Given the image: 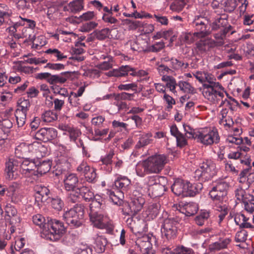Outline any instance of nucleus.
<instances>
[{
    "label": "nucleus",
    "instance_id": "nucleus-36",
    "mask_svg": "<svg viewBox=\"0 0 254 254\" xmlns=\"http://www.w3.org/2000/svg\"><path fill=\"white\" fill-rule=\"evenodd\" d=\"M58 115L57 113L53 111H47L42 115V119L44 122L51 123L56 121L58 119Z\"/></svg>",
    "mask_w": 254,
    "mask_h": 254
},
{
    "label": "nucleus",
    "instance_id": "nucleus-48",
    "mask_svg": "<svg viewBox=\"0 0 254 254\" xmlns=\"http://www.w3.org/2000/svg\"><path fill=\"white\" fill-rule=\"evenodd\" d=\"M133 96L134 93H128L124 92L117 94H114L115 99L118 101L122 100L130 101L132 100Z\"/></svg>",
    "mask_w": 254,
    "mask_h": 254
},
{
    "label": "nucleus",
    "instance_id": "nucleus-45",
    "mask_svg": "<svg viewBox=\"0 0 254 254\" xmlns=\"http://www.w3.org/2000/svg\"><path fill=\"white\" fill-rule=\"evenodd\" d=\"M165 48V43L163 41L156 42L154 44L148 47L144 50L146 52L157 53Z\"/></svg>",
    "mask_w": 254,
    "mask_h": 254
},
{
    "label": "nucleus",
    "instance_id": "nucleus-7",
    "mask_svg": "<svg viewBox=\"0 0 254 254\" xmlns=\"http://www.w3.org/2000/svg\"><path fill=\"white\" fill-rule=\"evenodd\" d=\"M137 192L136 190L134 191V197L132 198L130 202H124L122 211L124 215L133 216L142 208L145 203V199L141 196L136 197V193Z\"/></svg>",
    "mask_w": 254,
    "mask_h": 254
},
{
    "label": "nucleus",
    "instance_id": "nucleus-38",
    "mask_svg": "<svg viewBox=\"0 0 254 254\" xmlns=\"http://www.w3.org/2000/svg\"><path fill=\"white\" fill-rule=\"evenodd\" d=\"M194 35L190 33H182L179 37L180 44H190L194 41Z\"/></svg>",
    "mask_w": 254,
    "mask_h": 254
},
{
    "label": "nucleus",
    "instance_id": "nucleus-59",
    "mask_svg": "<svg viewBox=\"0 0 254 254\" xmlns=\"http://www.w3.org/2000/svg\"><path fill=\"white\" fill-rule=\"evenodd\" d=\"M136 172L137 176L141 177H144L146 174H149L144 166V161L136 165Z\"/></svg>",
    "mask_w": 254,
    "mask_h": 254
},
{
    "label": "nucleus",
    "instance_id": "nucleus-24",
    "mask_svg": "<svg viewBox=\"0 0 254 254\" xmlns=\"http://www.w3.org/2000/svg\"><path fill=\"white\" fill-rule=\"evenodd\" d=\"M94 248L98 253H102L105 250L107 240L102 236L96 235L94 238Z\"/></svg>",
    "mask_w": 254,
    "mask_h": 254
},
{
    "label": "nucleus",
    "instance_id": "nucleus-44",
    "mask_svg": "<svg viewBox=\"0 0 254 254\" xmlns=\"http://www.w3.org/2000/svg\"><path fill=\"white\" fill-rule=\"evenodd\" d=\"M231 240L230 238L220 239L219 241L213 244V249L217 250L226 248Z\"/></svg>",
    "mask_w": 254,
    "mask_h": 254
},
{
    "label": "nucleus",
    "instance_id": "nucleus-39",
    "mask_svg": "<svg viewBox=\"0 0 254 254\" xmlns=\"http://www.w3.org/2000/svg\"><path fill=\"white\" fill-rule=\"evenodd\" d=\"M111 30L108 28H103L101 30H97L93 33L94 36L99 40H103L108 37Z\"/></svg>",
    "mask_w": 254,
    "mask_h": 254
},
{
    "label": "nucleus",
    "instance_id": "nucleus-15",
    "mask_svg": "<svg viewBox=\"0 0 254 254\" xmlns=\"http://www.w3.org/2000/svg\"><path fill=\"white\" fill-rule=\"evenodd\" d=\"M71 72H63L59 74H52L48 83L53 85L64 84L71 75Z\"/></svg>",
    "mask_w": 254,
    "mask_h": 254
},
{
    "label": "nucleus",
    "instance_id": "nucleus-50",
    "mask_svg": "<svg viewBox=\"0 0 254 254\" xmlns=\"http://www.w3.org/2000/svg\"><path fill=\"white\" fill-rule=\"evenodd\" d=\"M104 59H107L108 60L97 65V67L102 70H108L112 67V58L110 57H105Z\"/></svg>",
    "mask_w": 254,
    "mask_h": 254
},
{
    "label": "nucleus",
    "instance_id": "nucleus-57",
    "mask_svg": "<svg viewBox=\"0 0 254 254\" xmlns=\"http://www.w3.org/2000/svg\"><path fill=\"white\" fill-rule=\"evenodd\" d=\"M30 107V103L28 100H23L19 103V107L17 110L21 112L27 113Z\"/></svg>",
    "mask_w": 254,
    "mask_h": 254
},
{
    "label": "nucleus",
    "instance_id": "nucleus-12",
    "mask_svg": "<svg viewBox=\"0 0 254 254\" xmlns=\"http://www.w3.org/2000/svg\"><path fill=\"white\" fill-rule=\"evenodd\" d=\"M223 44L222 41L219 42L209 39L205 38L200 39L195 43V50L198 54H202L209 51L211 48H214L217 45H221Z\"/></svg>",
    "mask_w": 254,
    "mask_h": 254
},
{
    "label": "nucleus",
    "instance_id": "nucleus-17",
    "mask_svg": "<svg viewBox=\"0 0 254 254\" xmlns=\"http://www.w3.org/2000/svg\"><path fill=\"white\" fill-rule=\"evenodd\" d=\"M78 179L75 174H70L64 179V186L67 191L76 190L80 188L78 186Z\"/></svg>",
    "mask_w": 254,
    "mask_h": 254
},
{
    "label": "nucleus",
    "instance_id": "nucleus-18",
    "mask_svg": "<svg viewBox=\"0 0 254 254\" xmlns=\"http://www.w3.org/2000/svg\"><path fill=\"white\" fill-rule=\"evenodd\" d=\"M59 128L61 130L67 132L70 140L73 141H75L77 137L81 133L80 130L78 128L66 124H62L60 125Z\"/></svg>",
    "mask_w": 254,
    "mask_h": 254
},
{
    "label": "nucleus",
    "instance_id": "nucleus-58",
    "mask_svg": "<svg viewBox=\"0 0 254 254\" xmlns=\"http://www.w3.org/2000/svg\"><path fill=\"white\" fill-rule=\"evenodd\" d=\"M71 192L68 194L67 201L71 203H75L78 201L79 196L80 195L79 193V190H71Z\"/></svg>",
    "mask_w": 254,
    "mask_h": 254
},
{
    "label": "nucleus",
    "instance_id": "nucleus-10",
    "mask_svg": "<svg viewBox=\"0 0 254 254\" xmlns=\"http://www.w3.org/2000/svg\"><path fill=\"white\" fill-rule=\"evenodd\" d=\"M209 21L206 18L198 16L192 22L195 32L193 35L198 37H204L209 34Z\"/></svg>",
    "mask_w": 254,
    "mask_h": 254
},
{
    "label": "nucleus",
    "instance_id": "nucleus-21",
    "mask_svg": "<svg viewBox=\"0 0 254 254\" xmlns=\"http://www.w3.org/2000/svg\"><path fill=\"white\" fill-rule=\"evenodd\" d=\"M78 190H79V193L82 197V198L86 201H90L96 199V198H99L100 201L103 200L100 196H94L93 192L90 190V189L85 186H80L78 188Z\"/></svg>",
    "mask_w": 254,
    "mask_h": 254
},
{
    "label": "nucleus",
    "instance_id": "nucleus-62",
    "mask_svg": "<svg viewBox=\"0 0 254 254\" xmlns=\"http://www.w3.org/2000/svg\"><path fill=\"white\" fill-rule=\"evenodd\" d=\"M114 155V151L111 150L108 154L101 159L103 164H105L107 166L111 165L112 162V158Z\"/></svg>",
    "mask_w": 254,
    "mask_h": 254
},
{
    "label": "nucleus",
    "instance_id": "nucleus-27",
    "mask_svg": "<svg viewBox=\"0 0 254 254\" xmlns=\"http://www.w3.org/2000/svg\"><path fill=\"white\" fill-rule=\"evenodd\" d=\"M165 191V186L161 184H156L148 190V195L152 198L162 196Z\"/></svg>",
    "mask_w": 254,
    "mask_h": 254
},
{
    "label": "nucleus",
    "instance_id": "nucleus-30",
    "mask_svg": "<svg viewBox=\"0 0 254 254\" xmlns=\"http://www.w3.org/2000/svg\"><path fill=\"white\" fill-rule=\"evenodd\" d=\"M197 205L193 203H189L184 205L181 212L186 216H190L194 215L198 211Z\"/></svg>",
    "mask_w": 254,
    "mask_h": 254
},
{
    "label": "nucleus",
    "instance_id": "nucleus-26",
    "mask_svg": "<svg viewBox=\"0 0 254 254\" xmlns=\"http://www.w3.org/2000/svg\"><path fill=\"white\" fill-rule=\"evenodd\" d=\"M115 186L121 191L122 193L127 192L129 189L130 185V181L126 177L118 178L115 181Z\"/></svg>",
    "mask_w": 254,
    "mask_h": 254
},
{
    "label": "nucleus",
    "instance_id": "nucleus-32",
    "mask_svg": "<svg viewBox=\"0 0 254 254\" xmlns=\"http://www.w3.org/2000/svg\"><path fill=\"white\" fill-rule=\"evenodd\" d=\"M178 86L185 93L191 94L196 93V90L188 82L180 81L178 82Z\"/></svg>",
    "mask_w": 254,
    "mask_h": 254
},
{
    "label": "nucleus",
    "instance_id": "nucleus-41",
    "mask_svg": "<svg viewBox=\"0 0 254 254\" xmlns=\"http://www.w3.org/2000/svg\"><path fill=\"white\" fill-rule=\"evenodd\" d=\"M161 205L159 203H156L149 206L148 215L152 218H156L160 212Z\"/></svg>",
    "mask_w": 254,
    "mask_h": 254
},
{
    "label": "nucleus",
    "instance_id": "nucleus-37",
    "mask_svg": "<svg viewBox=\"0 0 254 254\" xmlns=\"http://www.w3.org/2000/svg\"><path fill=\"white\" fill-rule=\"evenodd\" d=\"M51 167V162L50 160H45L37 165V172L41 175L45 174L50 171Z\"/></svg>",
    "mask_w": 254,
    "mask_h": 254
},
{
    "label": "nucleus",
    "instance_id": "nucleus-22",
    "mask_svg": "<svg viewBox=\"0 0 254 254\" xmlns=\"http://www.w3.org/2000/svg\"><path fill=\"white\" fill-rule=\"evenodd\" d=\"M203 188V185L201 183L190 184L187 183L185 196H194L200 192Z\"/></svg>",
    "mask_w": 254,
    "mask_h": 254
},
{
    "label": "nucleus",
    "instance_id": "nucleus-11",
    "mask_svg": "<svg viewBox=\"0 0 254 254\" xmlns=\"http://www.w3.org/2000/svg\"><path fill=\"white\" fill-rule=\"evenodd\" d=\"M57 130L53 127H43L38 130L34 134V138L44 142L51 141L57 138Z\"/></svg>",
    "mask_w": 254,
    "mask_h": 254
},
{
    "label": "nucleus",
    "instance_id": "nucleus-56",
    "mask_svg": "<svg viewBox=\"0 0 254 254\" xmlns=\"http://www.w3.org/2000/svg\"><path fill=\"white\" fill-rule=\"evenodd\" d=\"M183 126L187 138L196 139L195 135H196L197 131L195 132L190 126L184 125Z\"/></svg>",
    "mask_w": 254,
    "mask_h": 254
},
{
    "label": "nucleus",
    "instance_id": "nucleus-60",
    "mask_svg": "<svg viewBox=\"0 0 254 254\" xmlns=\"http://www.w3.org/2000/svg\"><path fill=\"white\" fill-rule=\"evenodd\" d=\"M137 84L135 83H132L126 84H120L118 86V88L121 90H129L134 91L135 93L137 92Z\"/></svg>",
    "mask_w": 254,
    "mask_h": 254
},
{
    "label": "nucleus",
    "instance_id": "nucleus-5",
    "mask_svg": "<svg viewBox=\"0 0 254 254\" xmlns=\"http://www.w3.org/2000/svg\"><path fill=\"white\" fill-rule=\"evenodd\" d=\"M104 206V201L103 200L100 201L99 198L93 200L90 205V212L89 214L90 221L94 227L99 229H102L105 226L104 216L101 212L96 211L95 208L98 207L103 209Z\"/></svg>",
    "mask_w": 254,
    "mask_h": 254
},
{
    "label": "nucleus",
    "instance_id": "nucleus-28",
    "mask_svg": "<svg viewBox=\"0 0 254 254\" xmlns=\"http://www.w3.org/2000/svg\"><path fill=\"white\" fill-rule=\"evenodd\" d=\"M202 87L203 91L202 94L204 97L211 102L215 103V96L212 92H214L212 89V84L203 83Z\"/></svg>",
    "mask_w": 254,
    "mask_h": 254
},
{
    "label": "nucleus",
    "instance_id": "nucleus-20",
    "mask_svg": "<svg viewBox=\"0 0 254 254\" xmlns=\"http://www.w3.org/2000/svg\"><path fill=\"white\" fill-rule=\"evenodd\" d=\"M187 183L181 179L176 180L171 186V190L176 195H182L185 196V193L186 191Z\"/></svg>",
    "mask_w": 254,
    "mask_h": 254
},
{
    "label": "nucleus",
    "instance_id": "nucleus-47",
    "mask_svg": "<svg viewBox=\"0 0 254 254\" xmlns=\"http://www.w3.org/2000/svg\"><path fill=\"white\" fill-rule=\"evenodd\" d=\"M222 4L224 6V11L228 12L233 11L237 6L236 0H225Z\"/></svg>",
    "mask_w": 254,
    "mask_h": 254
},
{
    "label": "nucleus",
    "instance_id": "nucleus-13",
    "mask_svg": "<svg viewBox=\"0 0 254 254\" xmlns=\"http://www.w3.org/2000/svg\"><path fill=\"white\" fill-rule=\"evenodd\" d=\"M17 161L13 158H9L5 163L4 175L6 179L12 180L17 178L16 172Z\"/></svg>",
    "mask_w": 254,
    "mask_h": 254
},
{
    "label": "nucleus",
    "instance_id": "nucleus-53",
    "mask_svg": "<svg viewBox=\"0 0 254 254\" xmlns=\"http://www.w3.org/2000/svg\"><path fill=\"white\" fill-rule=\"evenodd\" d=\"M248 232L242 229L238 232L235 236V241L236 242H245L247 239Z\"/></svg>",
    "mask_w": 254,
    "mask_h": 254
},
{
    "label": "nucleus",
    "instance_id": "nucleus-64",
    "mask_svg": "<svg viewBox=\"0 0 254 254\" xmlns=\"http://www.w3.org/2000/svg\"><path fill=\"white\" fill-rule=\"evenodd\" d=\"M176 138L178 147L182 148L187 144V139L183 133L179 134V135L176 137Z\"/></svg>",
    "mask_w": 254,
    "mask_h": 254
},
{
    "label": "nucleus",
    "instance_id": "nucleus-29",
    "mask_svg": "<svg viewBox=\"0 0 254 254\" xmlns=\"http://www.w3.org/2000/svg\"><path fill=\"white\" fill-rule=\"evenodd\" d=\"M152 136V134L151 132L145 133L141 134L138 142L136 144V148H140L151 143L152 141V139H150V138Z\"/></svg>",
    "mask_w": 254,
    "mask_h": 254
},
{
    "label": "nucleus",
    "instance_id": "nucleus-43",
    "mask_svg": "<svg viewBox=\"0 0 254 254\" xmlns=\"http://www.w3.org/2000/svg\"><path fill=\"white\" fill-rule=\"evenodd\" d=\"M117 194H116L114 191H110L109 192V198L114 204L121 205L122 202L123 193L120 191H117Z\"/></svg>",
    "mask_w": 254,
    "mask_h": 254
},
{
    "label": "nucleus",
    "instance_id": "nucleus-52",
    "mask_svg": "<svg viewBox=\"0 0 254 254\" xmlns=\"http://www.w3.org/2000/svg\"><path fill=\"white\" fill-rule=\"evenodd\" d=\"M45 53L48 54H52L57 58L58 61H61L64 59H66L67 56L62 54L59 50L57 49H49L46 51Z\"/></svg>",
    "mask_w": 254,
    "mask_h": 254
},
{
    "label": "nucleus",
    "instance_id": "nucleus-25",
    "mask_svg": "<svg viewBox=\"0 0 254 254\" xmlns=\"http://www.w3.org/2000/svg\"><path fill=\"white\" fill-rule=\"evenodd\" d=\"M221 114L222 118L220 120L219 123L220 125L223 126L226 129L232 127L235 124L238 123L237 121L235 123L231 117L227 116V111L226 109L222 111Z\"/></svg>",
    "mask_w": 254,
    "mask_h": 254
},
{
    "label": "nucleus",
    "instance_id": "nucleus-14",
    "mask_svg": "<svg viewBox=\"0 0 254 254\" xmlns=\"http://www.w3.org/2000/svg\"><path fill=\"white\" fill-rule=\"evenodd\" d=\"M4 211L6 216V221L9 222L10 225L13 226L20 222L19 218L17 216V211L14 206L10 204H7L5 206Z\"/></svg>",
    "mask_w": 254,
    "mask_h": 254
},
{
    "label": "nucleus",
    "instance_id": "nucleus-23",
    "mask_svg": "<svg viewBox=\"0 0 254 254\" xmlns=\"http://www.w3.org/2000/svg\"><path fill=\"white\" fill-rule=\"evenodd\" d=\"M35 190L36 191L35 198L37 201L45 202L49 198L50 190L47 187L45 186L37 187Z\"/></svg>",
    "mask_w": 254,
    "mask_h": 254
},
{
    "label": "nucleus",
    "instance_id": "nucleus-63",
    "mask_svg": "<svg viewBox=\"0 0 254 254\" xmlns=\"http://www.w3.org/2000/svg\"><path fill=\"white\" fill-rule=\"evenodd\" d=\"M98 25L97 23L94 21H90L86 23L82 26V31L84 32H89L94 29Z\"/></svg>",
    "mask_w": 254,
    "mask_h": 254
},
{
    "label": "nucleus",
    "instance_id": "nucleus-3",
    "mask_svg": "<svg viewBox=\"0 0 254 254\" xmlns=\"http://www.w3.org/2000/svg\"><path fill=\"white\" fill-rule=\"evenodd\" d=\"M168 161L164 154H155L144 161V166L148 174H159Z\"/></svg>",
    "mask_w": 254,
    "mask_h": 254
},
{
    "label": "nucleus",
    "instance_id": "nucleus-33",
    "mask_svg": "<svg viewBox=\"0 0 254 254\" xmlns=\"http://www.w3.org/2000/svg\"><path fill=\"white\" fill-rule=\"evenodd\" d=\"M212 89L214 91L212 92V93L215 96V102H216L218 100H220V99L218 98V97L221 98L224 97V93L221 91H223L224 89L219 82H216L215 81H214L212 83Z\"/></svg>",
    "mask_w": 254,
    "mask_h": 254
},
{
    "label": "nucleus",
    "instance_id": "nucleus-55",
    "mask_svg": "<svg viewBox=\"0 0 254 254\" xmlns=\"http://www.w3.org/2000/svg\"><path fill=\"white\" fill-rule=\"evenodd\" d=\"M22 35L23 37L27 38L29 41L32 42H34L36 39L34 31L31 29H23L22 30Z\"/></svg>",
    "mask_w": 254,
    "mask_h": 254
},
{
    "label": "nucleus",
    "instance_id": "nucleus-51",
    "mask_svg": "<svg viewBox=\"0 0 254 254\" xmlns=\"http://www.w3.org/2000/svg\"><path fill=\"white\" fill-rule=\"evenodd\" d=\"M217 210L220 212V213L218 214V217L219 223H220L228 213V209L226 204L217 206Z\"/></svg>",
    "mask_w": 254,
    "mask_h": 254
},
{
    "label": "nucleus",
    "instance_id": "nucleus-31",
    "mask_svg": "<svg viewBox=\"0 0 254 254\" xmlns=\"http://www.w3.org/2000/svg\"><path fill=\"white\" fill-rule=\"evenodd\" d=\"M209 217L210 214L208 211H201L194 219L195 223L199 226L205 225L206 223H208Z\"/></svg>",
    "mask_w": 254,
    "mask_h": 254
},
{
    "label": "nucleus",
    "instance_id": "nucleus-42",
    "mask_svg": "<svg viewBox=\"0 0 254 254\" xmlns=\"http://www.w3.org/2000/svg\"><path fill=\"white\" fill-rule=\"evenodd\" d=\"M247 196V201L243 203L245 209L247 212L252 213L254 212V196L250 194H248Z\"/></svg>",
    "mask_w": 254,
    "mask_h": 254
},
{
    "label": "nucleus",
    "instance_id": "nucleus-40",
    "mask_svg": "<svg viewBox=\"0 0 254 254\" xmlns=\"http://www.w3.org/2000/svg\"><path fill=\"white\" fill-rule=\"evenodd\" d=\"M187 0H174L171 4L170 8L172 11L180 12L182 10L186 4Z\"/></svg>",
    "mask_w": 254,
    "mask_h": 254
},
{
    "label": "nucleus",
    "instance_id": "nucleus-4",
    "mask_svg": "<svg viewBox=\"0 0 254 254\" xmlns=\"http://www.w3.org/2000/svg\"><path fill=\"white\" fill-rule=\"evenodd\" d=\"M84 213V206L81 204L76 205L66 211L63 217L68 225L77 228L81 226L83 223Z\"/></svg>",
    "mask_w": 254,
    "mask_h": 254
},
{
    "label": "nucleus",
    "instance_id": "nucleus-46",
    "mask_svg": "<svg viewBox=\"0 0 254 254\" xmlns=\"http://www.w3.org/2000/svg\"><path fill=\"white\" fill-rule=\"evenodd\" d=\"M27 113L21 112L16 110L15 113V116L18 126L21 127L23 126L25 123Z\"/></svg>",
    "mask_w": 254,
    "mask_h": 254
},
{
    "label": "nucleus",
    "instance_id": "nucleus-6",
    "mask_svg": "<svg viewBox=\"0 0 254 254\" xmlns=\"http://www.w3.org/2000/svg\"><path fill=\"white\" fill-rule=\"evenodd\" d=\"M215 165L210 160H206L199 164L194 172L195 178L201 181L211 179L216 173Z\"/></svg>",
    "mask_w": 254,
    "mask_h": 254
},
{
    "label": "nucleus",
    "instance_id": "nucleus-2",
    "mask_svg": "<svg viewBox=\"0 0 254 254\" xmlns=\"http://www.w3.org/2000/svg\"><path fill=\"white\" fill-rule=\"evenodd\" d=\"M228 184L224 181L216 183L209 192V195L213 201L218 205H224L228 201Z\"/></svg>",
    "mask_w": 254,
    "mask_h": 254
},
{
    "label": "nucleus",
    "instance_id": "nucleus-19",
    "mask_svg": "<svg viewBox=\"0 0 254 254\" xmlns=\"http://www.w3.org/2000/svg\"><path fill=\"white\" fill-rule=\"evenodd\" d=\"M15 154L19 158L28 159V157L31 154V147L30 144L22 142L16 148Z\"/></svg>",
    "mask_w": 254,
    "mask_h": 254
},
{
    "label": "nucleus",
    "instance_id": "nucleus-9",
    "mask_svg": "<svg viewBox=\"0 0 254 254\" xmlns=\"http://www.w3.org/2000/svg\"><path fill=\"white\" fill-rule=\"evenodd\" d=\"M178 225L176 218L168 217L165 219L161 228L162 236L168 240L174 239L177 236Z\"/></svg>",
    "mask_w": 254,
    "mask_h": 254
},
{
    "label": "nucleus",
    "instance_id": "nucleus-8",
    "mask_svg": "<svg viewBox=\"0 0 254 254\" xmlns=\"http://www.w3.org/2000/svg\"><path fill=\"white\" fill-rule=\"evenodd\" d=\"M195 137H196V139H197L198 141L206 145L217 143L220 140V137L217 130L211 129L209 128L197 131Z\"/></svg>",
    "mask_w": 254,
    "mask_h": 254
},
{
    "label": "nucleus",
    "instance_id": "nucleus-16",
    "mask_svg": "<svg viewBox=\"0 0 254 254\" xmlns=\"http://www.w3.org/2000/svg\"><path fill=\"white\" fill-rule=\"evenodd\" d=\"M228 15L226 14L217 15L214 18L213 22L210 25L212 30L216 31L228 25Z\"/></svg>",
    "mask_w": 254,
    "mask_h": 254
},
{
    "label": "nucleus",
    "instance_id": "nucleus-61",
    "mask_svg": "<svg viewBox=\"0 0 254 254\" xmlns=\"http://www.w3.org/2000/svg\"><path fill=\"white\" fill-rule=\"evenodd\" d=\"M125 22L126 24L129 25V29L130 30H135L138 27L142 26L141 22L138 20L131 21L129 19H126Z\"/></svg>",
    "mask_w": 254,
    "mask_h": 254
},
{
    "label": "nucleus",
    "instance_id": "nucleus-34",
    "mask_svg": "<svg viewBox=\"0 0 254 254\" xmlns=\"http://www.w3.org/2000/svg\"><path fill=\"white\" fill-rule=\"evenodd\" d=\"M83 0H76L70 2L68 5V10L72 13H76L83 8Z\"/></svg>",
    "mask_w": 254,
    "mask_h": 254
},
{
    "label": "nucleus",
    "instance_id": "nucleus-54",
    "mask_svg": "<svg viewBox=\"0 0 254 254\" xmlns=\"http://www.w3.org/2000/svg\"><path fill=\"white\" fill-rule=\"evenodd\" d=\"M248 194H247L244 190L242 189H238L235 191V195L237 199L240 201H242L243 203L247 201Z\"/></svg>",
    "mask_w": 254,
    "mask_h": 254
},
{
    "label": "nucleus",
    "instance_id": "nucleus-35",
    "mask_svg": "<svg viewBox=\"0 0 254 254\" xmlns=\"http://www.w3.org/2000/svg\"><path fill=\"white\" fill-rule=\"evenodd\" d=\"M149 239L151 240V238L148 236H145L137 241L138 244L140 248L145 250V253L147 254H149L150 249L151 248V244Z\"/></svg>",
    "mask_w": 254,
    "mask_h": 254
},
{
    "label": "nucleus",
    "instance_id": "nucleus-1",
    "mask_svg": "<svg viewBox=\"0 0 254 254\" xmlns=\"http://www.w3.org/2000/svg\"><path fill=\"white\" fill-rule=\"evenodd\" d=\"M33 223L43 229V234L47 239L52 241H57L62 237L65 232L63 223L56 219L48 220L45 222V218L38 214L33 216Z\"/></svg>",
    "mask_w": 254,
    "mask_h": 254
},
{
    "label": "nucleus",
    "instance_id": "nucleus-49",
    "mask_svg": "<svg viewBox=\"0 0 254 254\" xmlns=\"http://www.w3.org/2000/svg\"><path fill=\"white\" fill-rule=\"evenodd\" d=\"M51 202L52 207L58 211L61 210L64 206V202L58 197L52 198Z\"/></svg>",
    "mask_w": 254,
    "mask_h": 254
}]
</instances>
